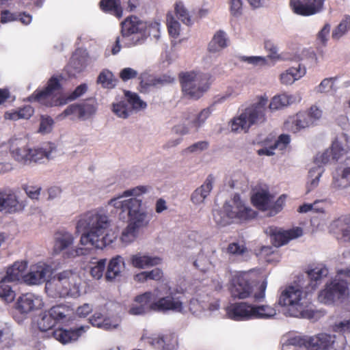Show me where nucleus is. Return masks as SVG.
Segmentation results:
<instances>
[{"instance_id": "9b49d317", "label": "nucleus", "mask_w": 350, "mask_h": 350, "mask_svg": "<svg viewBox=\"0 0 350 350\" xmlns=\"http://www.w3.org/2000/svg\"><path fill=\"white\" fill-rule=\"evenodd\" d=\"M78 280L76 273L66 270L46 281L45 288L47 291H54L59 297H64L68 295L71 287H75Z\"/></svg>"}, {"instance_id": "e2e57ef3", "label": "nucleus", "mask_w": 350, "mask_h": 350, "mask_svg": "<svg viewBox=\"0 0 350 350\" xmlns=\"http://www.w3.org/2000/svg\"><path fill=\"white\" fill-rule=\"evenodd\" d=\"M106 262V259H100L97 261L93 267H91L90 274L94 278L99 280L102 278L104 270L105 269Z\"/></svg>"}, {"instance_id": "f8f14e48", "label": "nucleus", "mask_w": 350, "mask_h": 350, "mask_svg": "<svg viewBox=\"0 0 350 350\" xmlns=\"http://www.w3.org/2000/svg\"><path fill=\"white\" fill-rule=\"evenodd\" d=\"M187 247L188 248H196V252L191 254L193 266L202 271H206L211 266V261L204 253L203 249L200 247L202 242V237L196 232H191L188 236Z\"/></svg>"}, {"instance_id": "4c0bfd02", "label": "nucleus", "mask_w": 350, "mask_h": 350, "mask_svg": "<svg viewBox=\"0 0 350 350\" xmlns=\"http://www.w3.org/2000/svg\"><path fill=\"white\" fill-rule=\"evenodd\" d=\"M124 96L132 112L137 113L147 108L146 102L143 100L137 93L124 90Z\"/></svg>"}, {"instance_id": "37998d69", "label": "nucleus", "mask_w": 350, "mask_h": 350, "mask_svg": "<svg viewBox=\"0 0 350 350\" xmlns=\"http://www.w3.org/2000/svg\"><path fill=\"white\" fill-rule=\"evenodd\" d=\"M253 319H270L276 314L274 308L268 305H252Z\"/></svg>"}, {"instance_id": "4be33fe9", "label": "nucleus", "mask_w": 350, "mask_h": 350, "mask_svg": "<svg viewBox=\"0 0 350 350\" xmlns=\"http://www.w3.org/2000/svg\"><path fill=\"white\" fill-rule=\"evenodd\" d=\"M59 89H44L42 91H36L30 98L31 100H36L46 106H58L65 105L63 94Z\"/></svg>"}, {"instance_id": "20e7f679", "label": "nucleus", "mask_w": 350, "mask_h": 350, "mask_svg": "<svg viewBox=\"0 0 350 350\" xmlns=\"http://www.w3.org/2000/svg\"><path fill=\"white\" fill-rule=\"evenodd\" d=\"M256 215V211L247 206L239 194L226 200L221 209L213 211V219L221 227L250 220Z\"/></svg>"}, {"instance_id": "0eeeda50", "label": "nucleus", "mask_w": 350, "mask_h": 350, "mask_svg": "<svg viewBox=\"0 0 350 350\" xmlns=\"http://www.w3.org/2000/svg\"><path fill=\"white\" fill-rule=\"evenodd\" d=\"M283 348L304 347L306 350H331L334 349L336 342V335L327 333H321L309 338H301L300 336H284Z\"/></svg>"}, {"instance_id": "1a4fd4ad", "label": "nucleus", "mask_w": 350, "mask_h": 350, "mask_svg": "<svg viewBox=\"0 0 350 350\" xmlns=\"http://www.w3.org/2000/svg\"><path fill=\"white\" fill-rule=\"evenodd\" d=\"M150 292L156 295L152 303V310L182 312L183 309L182 293L166 286L156 288Z\"/></svg>"}, {"instance_id": "a19ab883", "label": "nucleus", "mask_w": 350, "mask_h": 350, "mask_svg": "<svg viewBox=\"0 0 350 350\" xmlns=\"http://www.w3.org/2000/svg\"><path fill=\"white\" fill-rule=\"evenodd\" d=\"M306 73L304 68H290L285 72L280 75V81L285 85H291L295 81L298 80Z\"/></svg>"}, {"instance_id": "bf43d9fd", "label": "nucleus", "mask_w": 350, "mask_h": 350, "mask_svg": "<svg viewBox=\"0 0 350 350\" xmlns=\"http://www.w3.org/2000/svg\"><path fill=\"white\" fill-rule=\"evenodd\" d=\"M54 120L48 116H42L40 118L39 132L42 134H48L53 130Z\"/></svg>"}, {"instance_id": "603ef678", "label": "nucleus", "mask_w": 350, "mask_h": 350, "mask_svg": "<svg viewBox=\"0 0 350 350\" xmlns=\"http://www.w3.org/2000/svg\"><path fill=\"white\" fill-rule=\"evenodd\" d=\"M8 281H4L2 278L0 281V297L6 302H11L15 297V292L12 290V286L9 285Z\"/></svg>"}, {"instance_id": "4468645a", "label": "nucleus", "mask_w": 350, "mask_h": 350, "mask_svg": "<svg viewBox=\"0 0 350 350\" xmlns=\"http://www.w3.org/2000/svg\"><path fill=\"white\" fill-rule=\"evenodd\" d=\"M253 204L260 210H270L269 216L275 215L280 211L283 200L280 197L275 202L273 196L265 190L255 193L252 197Z\"/></svg>"}, {"instance_id": "09e8293b", "label": "nucleus", "mask_w": 350, "mask_h": 350, "mask_svg": "<svg viewBox=\"0 0 350 350\" xmlns=\"http://www.w3.org/2000/svg\"><path fill=\"white\" fill-rule=\"evenodd\" d=\"M55 324V320L52 316L50 315L49 310L41 314L38 321V327L42 332H46L51 329Z\"/></svg>"}, {"instance_id": "393cba45", "label": "nucleus", "mask_w": 350, "mask_h": 350, "mask_svg": "<svg viewBox=\"0 0 350 350\" xmlns=\"http://www.w3.org/2000/svg\"><path fill=\"white\" fill-rule=\"evenodd\" d=\"M42 306V300L39 296L33 293H26L17 299L16 309L21 314L26 315Z\"/></svg>"}, {"instance_id": "bb28decb", "label": "nucleus", "mask_w": 350, "mask_h": 350, "mask_svg": "<svg viewBox=\"0 0 350 350\" xmlns=\"http://www.w3.org/2000/svg\"><path fill=\"white\" fill-rule=\"evenodd\" d=\"M329 230L345 241H350V215L341 216L332 221Z\"/></svg>"}, {"instance_id": "9d476101", "label": "nucleus", "mask_w": 350, "mask_h": 350, "mask_svg": "<svg viewBox=\"0 0 350 350\" xmlns=\"http://www.w3.org/2000/svg\"><path fill=\"white\" fill-rule=\"evenodd\" d=\"M98 103L94 98H90L85 102L72 104L66 107L64 111L57 116V119L62 120L66 117L72 116V119L77 118L85 121L92 118L97 111Z\"/></svg>"}, {"instance_id": "c756f323", "label": "nucleus", "mask_w": 350, "mask_h": 350, "mask_svg": "<svg viewBox=\"0 0 350 350\" xmlns=\"http://www.w3.org/2000/svg\"><path fill=\"white\" fill-rule=\"evenodd\" d=\"M214 180L215 178L213 175H208L204 184L192 193L191 200L193 204H200L204 202L213 189Z\"/></svg>"}, {"instance_id": "13d9d810", "label": "nucleus", "mask_w": 350, "mask_h": 350, "mask_svg": "<svg viewBox=\"0 0 350 350\" xmlns=\"http://www.w3.org/2000/svg\"><path fill=\"white\" fill-rule=\"evenodd\" d=\"M198 72L196 71L181 72L178 75V79L182 88L190 85L198 79Z\"/></svg>"}, {"instance_id": "2eb2a0df", "label": "nucleus", "mask_w": 350, "mask_h": 350, "mask_svg": "<svg viewBox=\"0 0 350 350\" xmlns=\"http://www.w3.org/2000/svg\"><path fill=\"white\" fill-rule=\"evenodd\" d=\"M325 0H290L293 12L300 16H309L321 12L324 10Z\"/></svg>"}, {"instance_id": "b1692460", "label": "nucleus", "mask_w": 350, "mask_h": 350, "mask_svg": "<svg viewBox=\"0 0 350 350\" xmlns=\"http://www.w3.org/2000/svg\"><path fill=\"white\" fill-rule=\"evenodd\" d=\"M154 295L150 291L136 296L129 308V313L131 315H143L152 309V303L154 300Z\"/></svg>"}, {"instance_id": "ddd939ff", "label": "nucleus", "mask_w": 350, "mask_h": 350, "mask_svg": "<svg viewBox=\"0 0 350 350\" xmlns=\"http://www.w3.org/2000/svg\"><path fill=\"white\" fill-rule=\"evenodd\" d=\"M74 242L72 234L68 232H59L55 236L54 251L56 253L64 252V256L66 258H75L83 254V249L73 247Z\"/></svg>"}, {"instance_id": "dca6fc26", "label": "nucleus", "mask_w": 350, "mask_h": 350, "mask_svg": "<svg viewBox=\"0 0 350 350\" xmlns=\"http://www.w3.org/2000/svg\"><path fill=\"white\" fill-rule=\"evenodd\" d=\"M211 111L210 108L202 109L198 114L189 115L185 116V120L188 121L187 124L185 123L180 124L173 127V132L176 134L186 135L189 133L190 128H193L195 131L204 124L206 119L210 116Z\"/></svg>"}, {"instance_id": "c03bdc74", "label": "nucleus", "mask_w": 350, "mask_h": 350, "mask_svg": "<svg viewBox=\"0 0 350 350\" xmlns=\"http://www.w3.org/2000/svg\"><path fill=\"white\" fill-rule=\"evenodd\" d=\"M227 46V38L222 31H218L213 36L208 44V50L211 52H217Z\"/></svg>"}, {"instance_id": "412c9836", "label": "nucleus", "mask_w": 350, "mask_h": 350, "mask_svg": "<svg viewBox=\"0 0 350 350\" xmlns=\"http://www.w3.org/2000/svg\"><path fill=\"white\" fill-rule=\"evenodd\" d=\"M59 150L57 146L51 142L44 144L41 147L29 148V161L35 163H44L45 161L53 159L57 157Z\"/></svg>"}, {"instance_id": "7ed1b4c3", "label": "nucleus", "mask_w": 350, "mask_h": 350, "mask_svg": "<svg viewBox=\"0 0 350 350\" xmlns=\"http://www.w3.org/2000/svg\"><path fill=\"white\" fill-rule=\"evenodd\" d=\"M144 186L136 187L124 191L122 196L109 200V205L120 210V219H128V224L141 231L146 228L150 221V215L142 208V200L139 196L147 192Z\"/></svg>"}, {"instance_id": "3c124183", "label": "nucleus", "mask_w": 350, "mask_h": 350, "mask_svg": "<svg viewBox=\"0 0 350 350\" xmlns=\"http://www.w3.org/2000/svg\"><path fill=\"white\" fill-rule=\"evenodd\" d=\"M142 340L148 344L152 348L157 350H163L161 334H152L147 335L144 334L141 338Z\"/></svg>"}, {"instance_id": "6e6552de", "label": "nucleus", "mask_w": 350, "mask_h": 350, "mask_svg": "<svg viewBox=\"0 0 350 350\" xmlns=\"http://www.w3.org/2000/svg\"><path fill=\"white\" fill-rule=\"evenodd\" d=\"M268 98L262 96L258 102L253 104L232 122V130L234 131L246 132L253 124H258L266 120L265 111Z\"/></svg>"}, {"instance_id": "e433bc0d", "label": "nucleus", "mask_w": 350, "mask_h": 350, "mask_svg": "<svg viewBox=\"0 0 350 350\" xmlns=\"http://www.w3.org/2000/svg\"><path fill=\"white\" fill-rule=\"evenodd\" d=\"M99 7L105 13L111 14L118 18L122 16L123 9L121 0H100Z\"/></svg>"}, {"instance_id": "864d4df0", "label": "nucleus", "mask_w": 350, "mask_h": 350, "mask_svg": "<svg viewBox=\"0 0 350 350\" xmlns=\"http://www.w3.org/2000/svg\"><path fill=\"white\" fill-rule=\"evenodd\" d=\"M137 25L131 20L126 19L122 23L121 33L123 38H128L133 36L132 39L136 36L135 34L138 32Z\"/></svg>"}, {"instance_id": "f03ea898", "label": "nucleus", "mask_w": 350, "mask_h": 350, "mask_svg": "<svg viewBox=\"0 0 350 350\" xmlns=\"http://www.w3.org/2000/svg\"><path fill=\"white\" fill-rule=\"evenodd\" d=\"M111 221L103 209L92 210L80 215L76 228L78 232L83 233L80 239L81 244L103 249L112 243L116 237L113 234H105Z\"/></svg>"}, {"instance_id": "5fc2aeb1", "label": "nucleus", "mask_w": 350, "mask_h": 350, "mask_svg": "<svg viewBox=\"0 0 350 350\" xmlns=\"http://www.w3.org/2000/svg\"><path fill=\"white\" fill-rule=\"evenodd\" d=\"M163 350H177L178 346V338L174 333L161 334Z\"/></svg>"}, {"instance_id": "338daca9", "label": "nucleus", "mask_w": 350, "mask_h": 350, "mask_svg": "<svg viewBox=\"0 0 350 350\" xmlns=\"http://www.w3.org/2000/svg\"><path fill=\"white\" fill-rule=\"evenodd\" d=\"M306 113L308 119L312 122V126L317 124V122L321 118L323 115L322 110L315 105L312 106L308 111Z\"/></svg>"}, {"instance_id": "79ce46f5", "label": "nucleus", "mask_w": 350, "mask_h": 350, "mask_svg": "<svg viewBox=\"0 0 350 350\" xmlns=\"http://www.w3.org/2000/svg\"><path fill=\"white\" fill-rule=\"evenodd\" d=\"M226 252L235 257L239 258L242 260H247L250 258V252L243 243L233 242L230 243Z\"/></svg>"}, {"instance_id": "69168bd1", "label": "nucleus", "mask_w": 350, "mask_h": 350, "mask_svg": "<svg viewBox=\"0 0 350 350\" xmlns=\"http://www.w3.org/2000/svg\"><path fill=\"white\" fill-rule=\"evenodd\" d=\"M206 89H182L184 98L191 100L200 98L205 92Z\"/></svg>"}, {"instance_id": "c9c22d12", "label": "nucleus", "mask_w": 350, "mask_h": 350, "mask_svg": "<svg viewBox=\"0 0 350 350\" xmlns=\"http://www.w3.org/2000/svg\"><path fill=\"white\" fill-rule=\"evenodd\" d=\"M124 269V262L120 256H116L109 262L105 274L107 280L110 281L119 276Z\"/></svg>"}, {"instance_id": "f704fd0d", "label": "nucleus", "mask_w": 350, "mask_h": 350, "mask_svg": "<svg viewBox=\"0 0 350 350\" xmlns=\"http://www.w3.org/2000/svg\"><path fill=\"white\" fill-rule=\"evenodd\" d=\"M27 264L25 262H16L7 270L6 275L3 278L4 281L15 282L23 278L24 271L26 269Z\"/></svg>"}, {"instance_id": "4d7b16f0", "label": "nucleus", "mask_w": 350, "mask_h": 350, "mask_svg": "<svg viewBox=\"0 0 350 350\" xmlns=\"http://www.w3.org/2000/svg\"><path fill=\"white\" fill-rule=\"evenodd\" d=\"M350 29V16H345L332 31V38L338 40Z\"/></svg>"}, {"instance_id": "423d86ee", "label": "nucleus", "mask_w": 350, "mask_h": 350, "mask_svg": "<svg viewBox=\"0 0 350 350\" xmlns=\"http://www.w3.org/2000/svg\"><path fill=\"white\" fill-rule=\"evenodd\" d=\"M350 269H340L335 278L321 291L318 299L320 302L331 304L338 300H343L349 293Z\"/></svg>"}, {"instance_id": "aec40b11", "label": "nucleus", "mask_w": 350, "mask_h": 350, "mask_svg": "<svg viewBox=\"0 0 350 350\" xmlns=\"http://www.w3.org/2000/svg\"><path fill=\"white\" fill-rule=\"evenodd\" d=\"M24 206L14 189L6 188L0 192V211L12 213L23 210Z\"/></svg>"}, {"instance_id": "de8ad7c7", "label": "nucleus", "mask_w": 350, "mask_h": 350, "mask_svg": "<svg viewBox=\"0 0 350 350\" xmlns=\"http://www.w3.org/2000/svg\"><path fill=\"white\" fill-rule=\"evenodd\" d=\"M139 233V230L128 224L122 232L120 241L125 245L130 244L138 237Z\"/></svg>"}, {"instance_id": "6ab92c4d", "label": "nucleus", "mask_w": 350, "mask_h": 350, "mask_svg": "<svg viewBox=\"0 0 350 350\" xmlns=\"http://www.w3.org/2000/svg\"><path fill=\"white\" fill-rule=\"evenodd\" d=\"M52 274V268L44 262H38L31 267L29 272L24 276V281L31 285L44 283Z\"/></svg>"}, {"instance_id": "a211bd4d", "label": "nucleus", "mask_w": 350, "mask_h": 350, "mask_svg": "<svg viewBox=\"0 0 350 350\" xmlns=\"http://www.w3.org/2000/svg\"><path fill=\"white\" fill-rule=\"evenodd\" d=\"M219 301L212 299L208 295H200L198 298L192 299L189 303L190 311L199 317L206 316V310L212 312L219 310Z\"/></svg>"}, {"instance_id": "8fccbe9b", "label": "nucleus", "mask_w": 350, "mask_h": 350, "mask_svg": "<svg viewBox=\"0 0 350 350\" xmlns=\"http://www.w3.org/2000/svg\"><path fill=\"white\" fill-rule=\"evenodd\" d=\"M13 334L11 329L5 326L0 329V350H7L11 345Z\"/></svg>"}, {"instance_id": "49530a36", "label": "nucleus", "mask_w": 350, "mask_h": 350, "mask_svg": "<svg viewBox=\"0 0 350 350\" xmlns=\"http://www.w3.org/2000/svg\"><path fill=\"white\" fill-rule=\"evenodd\" d=\"M81 51L76 50L70 57L69 64L77 72L82 71L86 66V57L83 55H79Z\"/></svg>"}, {"instance_id": "6e6d98bb", "label": "nucleus", "mask_w": 350, "mask_h": 350, "mask_svg": "<svg viewBox=\"0 0 350 350\" xmlns=\"http://www.w3.org/2000/svg\"><path fill=\"white\" fill-rule=\"evenodd\" d=\"M174 9L176 16L179 20L187 25H190L191 24V19L189 12L182 2H177L175 5Z\"/></svg>"}, {"instance_id": "a878e982", "label": "nucleus", "mask_w": 350, "mask_h": 350, "mask_svg": "<svg viewBox=\"0 0 350 350\" xmlns=\"http://www.w3.org/2000/svg\"><path fill=\"white\" fill-rule=\"evenodd\" d=\"M228 317L235 321L253 319L252 305L246 302L231 304L226 309Z\"/></svg>"}, {"instance_id": "58836bf2", "label": "nucleus", "mask_w": 350, "mask_h": 350, "mask_svg": "<svg viewBox=\"0 0 350 350\" xmlns=\"http://www.w3.org/2000/svg\"><path fill=\"white\" fill-rule=\"evenodd\" d=\"M111 111L118 118L126 119L132 113L124 96L116 98L111 104Z\"/></svg>"}, {"instance_id": "39448f33", "label": "nucleus", "mask_w": 350, "mask_h": 350, "mask_svg": "<svg viewBox=\"0 0 350 350\" xmlns=\"http://www.w3.org/2000/svg\"><path fill=\"white\" fill-rule=\"evenodd\" d=\"M267 286L266 280L260 283H254L248 272H236L232 277L230 290L234 298H250L254 302H260L265 298Z\"/></svg>"}, {"instance_id": "5701e85b", "label": "nucleus", "mask_w": 350, "mask_h": 350, "mask_svg": "<svg viewBox=\"0 0 350 350\" xmlns=\"http://www.w3.org/2000/svg\"><path fill=\"white\" fill-rule=\"evenodd\" d=\"M350 185V157L340 164L333 173L332 187L342 189Z\"/></svg>"}, {"instance_id": "a18cd8bd", "label": "nucleus", "mask_w": 350, "mask_h": 350, "mask_svg": "<svg viewBox=\"0 0 350 350\" xmlns=\"http://www.w3.org/2000/svg\"><path fill=\"white\" fill-rule=\"evenodd\" d=\"M323 172L324 169L322 166H316L310 170L309 180L307 183V193L310 192L319 185V179Z\"/></svg>"}, {"instance_id": "774afa93", "label": "nucleus", "mask_w": 350, "mask_h": 350, "mask_svg": "<svg viewBox=\"0 0 350 350\" xmlns=\"http://www.w3.org/2000/svg\"><path fill=\"white\" fill-rule=\"evenodd\" d=\"M230 12L234 17L240 16L243 13L242 0H230Z\"/></svg>"}, {"instance_id": "72a5a7b5", "label": "nucleus", "mask_w": 350, "mask_h": 350, "mask_svg": "<svg viewBox=\"0 0 350 350\" xmlns=\"http://www.w3.org/2000/svg\"><path fill=\"white\" fill-rule=\"evenodd\" d=\"M160 262L161 259L159 258L144 255L141 253L132 255L131 257V263L132 265L136 268L142 269L157 265Z\"/></svg>"}, {"instance_id": "0e129e2a", "label": "nucleus", "mask_w": 350, "mask_h": 350, "mask_svg": "<svg viewBox=\"0 0 350 350\" xmlns=\"http://www.w3.org/2000/svg\"><path fill=\"white\" fill-rule=\"evenodd\" d=\"M331 160H336V159L333 158L332 151L330 149H327L323 152L317 154L314 162L317 166H321V165L330 162Z\"/></svg>"}, {"instance_id": "7c9ffc66", "label": "nucleus", "mask_w": 350, "mask_h": 350, "mask_svg": "<svg viewBox=\"0 0 350 350\" xmlns=\"http://www.w3.org/2000/svg\"><path fill=\"white\" fill-rule=\"evenodd\" d=\"M301 99V98L299 94L288 95L284 94L275 96L272 98L269 107L271 111L278 110L288 105L298 103Z\"/></svg>"}, {"instance_id": "052dcab7", "label": "nucleus", "mask_w": 350, "mask_h": 350, "mask_svg": "<svg viewBox=\"0 0 350 350\" xmlns=\"http://www.w3.org/2000/svg\"><path fill=\"white\" fill-rule=\"evenodd\" d=\"M117 80L115 79L114 75L113 73L108 70H103L98 75L97 79V83H100L103 85H115V82Z\"/></svg>"}, {"instance_id": "f257e3e1", "label": "nucleus", "mask_w": 350, "mask_h": 350, "mask_svg": "<svg viewBox=\"0 0 350 350\" xmlns=\"http://www.w3.org/2000/svg\"><path fill=\"white\" fill-rule=\"evenodd\" d=\"M328 274V269L323 265L308 270L298 284L288 286L282 290L278 304L286 308V314L293 317L309 318L311 311L310 293L315 290L321 280Z\"/></svg>"}, {"instance_id": "2f4dec72", "label": "nucleus", "mask_w": 350, "mask_h": 350, "mask_svg": "<svg viewBox=\"0 0 350 350\" xmlns=\"http://www.w3.org/2000/svg\"><path fill=\"white\" fill-rule=\"evenodd\" d=\"M49 312L55 323H68L72 319L73 315L72 309L66 305L55 306Z\"/></svg>"}, {"instance_id": "c85d7f7f", "label": "nucleus", "mask_w": 350, "mask_h": 350, "mask_svg": "<svg viewBox=\"0 0 350 350\" xmlns=\"http://www.w3.org/2000/svg\"><path fill=\"white\" fill-rule=\"evenodd\" d=\"M88 328L89 326H80L75 329H58L53 332V334L56 340L62 344H66L77 340Z\"/></svg>"}, {"instance_id": "f3484780", "label": "nucleus", "mask_w": 350, "mask_h": 350, "mask_svg": "<svg viewBox=\"0 0 350 350\" xmlns=\"http://www.w3.org/2000/svg\"><path fill=\"white\" fill-rule=\"evenodd\" d=\"M265 232L270 235L271 241L275 247L286 244L290 240L298 238L303 234L301 228L297 227L290 230H282L273 226L267 227Z\"/></svg>"}, {"instance_id": "ea45409f", "label": "nucleus", "mask_w": 350, "mask_h": 350, "mask_svg": "<svg viewBox=\"0 0 350 350\" xmlns=\"http://www.w3.org/2000/svg\"><path fill=\"white\" fill-rule=\"evenodd\" d=\"M290 136L288 135H281L277 141L275 142L273 146L269 148H262L258 150V155L272 156L274 154L273 150L279 149L280 150H284L290 143Z\"/></svg>"}, {"instance_id": "680f3d73", "label": "nucleus", "mask_w": 350, "mask_h": 350, "mask_svg": "<svg viewBox=\"0 0 350 350\" xmlns=\"http://www.w3.org/2000/svg\"><path fill=\"white\" fill-rule=\"evenodd\" d=\"M167 30L170 36L176 38L180 34V23L174 20L173 16H170L169 15L167 16Z\"/></svg>"}, {"instance_id": "cd10ccee", "label": "nucleus", "mask_w": 350, "mask_h": 350, "mask_svg": "<svg viewBox=\"0 0 350 350\" xmlns=\"http://www.w3.org/2000/svg\"><path fill=\"white\" fill-rule=\"evenodd\" d=\"M25 139L14 138L10 140V151L15 160L26 163L29 161V148H26Z\"/></svg>"}, {"instance_id": "473e14b6", "label": "nucleus", "mask_w": 350, "mask_h": 350, "mask_svg": "<svg viewBox=\"0 0 350 350\" xmlns=\"http://www.w3.org/2000/svg\"><path fill=\"white\" fill-rule=\"evenodd\" d=\"M311 126L312 122L308 119L306 112L298 113L286 122V126L293 133Z\"/></svg>"}]
</instances>
